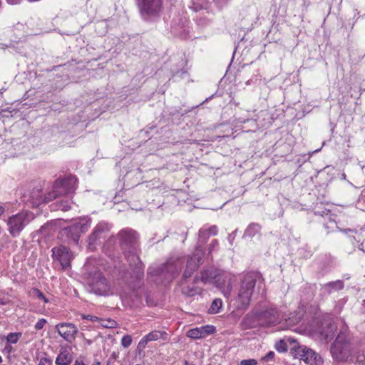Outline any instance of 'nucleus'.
<instances>
[{
	"instance_id": "36",
	"label": "nucleus",
	"mask_w": 365,
	"mask_h": 365,
	"mask_svg": "<svg viewBox=\"0 0 365 365\" xmlns=\"http://www.w3.org/2000/svg\"><path fill=\"white\" fill-rule=\"evenodd\" d=\"M217 245H218V243H217V240H213V241L212 242V243L210 245L208 255H210V254H211L212 250H214V248H215V247H217Z\"/></svg>"
},
{
	"instance_id": "7",
	"label": "nucleus",
	"mask_w": 365,
	"mask_h": 365,
	"mask_svg": "<svg viewBox=\"0 0 365 365\" xmlns=\"http://www.w3.org/2000/svg\"><path fill=\"white\" fill-rule=\"evenodd\" d=\"M34 219V215L28 211H23L11 215L7 220L8 231L13 237H16L24 228Z\"/></svg>"
},
{
	"instance_id": "25",
	"label": "nucleus",
	"mask_w": 365,
	"mask_h": 365,
	"mask_svg": "<svg viewBox=\"0 0 365 365\" xmlns=\"http://www.w3.org/2000/svg\"><path fill=\"white\" fill-rule=\"evenodd\" d=\"M182 292L184 294L192 297L200 293L201 289L196 286H192L191 287L190 286L183 285L182 287Z\"/></svg>"
},
{
	"instance_id": "37",
	"label": "nucleus",
	"mask_w": 365,
	"mask_h": 365,
	"mask_svg": "<svg viewBox=\"0 0 365 365\" xmlns=\"http://www.w3.org/2000/svg\"><path fill=\"white\" fill-rule=\"evenodd\" d=\"M61 207L63 210H68L70 208V205L67 202H62L61 204Z\"/></svg>"
},
{
	"instance_id": "27",
	"label": "nucleus",
	"mask_w": 365,
	"mask_h": 365,
	"mask_svg": "<svg viewBox=\"0 0 365 365\" xmlns=\"http://www.w3.org/2000/svg\"><path fill=\"white\" fill-rule=\"evenodd\" d=\"M21 336V333H17V332L10 333L7 335L6 339L9 343L16 344L18 342Z\"/></svg>"
},
{
	"instance_id": "31",
	"label": "nucleus",
	"mask_w": 365,
	"mask_h": 365,
	"mask_svg": "<svg viewBox=\"0 0 365 365\" xmlns=\"http://www.w3.org/2000/svg\"><path fill=\"white\" fill-rule=\"evenodd\" d=\"M82 318L84 319L90 320L91 322H96L98 324H99L100 319H101V318H99L98 317H96V316H93V315H90V314H88V315L83 314L82 315Z\"/></svg>"
},
{
	"instance_id": "12",
	"label": "nucleus",
	"mask_w": 365,
	"mask_h": 365,
	"mask_svg": "<svg viewBox=\"0 0 365 365\" xmlns=\"http://www.w3.org/2000/svg\"><path fill=\"white\" fill-rule=\"evenodd\" d=\"M55 329L58 334L68 343H72L76 339L78 331L77 327L69 322L59 323L56 325Z\"/></svg>"
},
{
	"instance_id": "1",
	"label": "nucleus",
	"mask_w": 365,
	"mask_h": 365,
	"mask_svg": "<svg viewBox=\"0 0 365 365\" xmlns=\"http://www.w3.org/2000/svg\"><path fill=\"white\" fill-rule=\"evenodd\" d=\"M77 179L75 176H68L62 180H58L55 182L53 191L48 194L47 196L43 197L40 194V190H34L31 193L29 199L33 207H38L43 202H48L57 197L69 195L73 193L76 188Z\"/></svg>"
},
{
	"instance_id": "2",
	"label": "nucleus",
	"mask_w": 365,
	"mask_h": 365,
	"mask_svg": "<svg viewBox=\"0 0 365 365\" xmlns=\"http://www.w3.org/2000/svg\"><path fill=\"white\" fill-rule=\"evenodd\" d=\"M262 283L260 275L257 272H249L244 275L237 296L239 309H245L249 305L252 295Z\"/></svg>"
},
{
	"instance_id": "28",
	"label": "nucleus",
	"mask_w": 365,
	"mask_h": 365,
	"mask_svg": "<svg viewBox=\"0 0 365 365\" xmlns=\"http://www.w3.org/2000/svg\"><path fill=\"white\" fill-rule=\"evenodd\" d=\"M275 349L279 352H285L287 351V345L283 340H280L275 344Z\"/></svg>"
},
{
	"instance_id": "21",
	"label": "nucleus",
	"mask_w": 365,
	"mask_h": 365,
	"mask_svg": "<svg viewBox=\"0 0 365 365\" xmlns=\"http://www.w3.org/2000/svg\"><path fill=\"white\" fill-rule=\"evenodd\" d=\"M209 4L208 0H191L189 7L194 11L197 12L202 9H207Z\"/></svg>"
},
{
	"instance_id": "17",
	"label": "nucleus",
	"mask_w": 365,
	"mask_h": 365,
	"mask_svg": "<svg viewBox=\"0 0 365 365\" xmlns=\"http://www.w3.org/2000/svg\"><path fill=\"white\" fill-rule=\"evenodd\" d=\"M167 333L165 331L155 330L153 331L145 336H144L138 343V346L141 348H144L145 345L152 341H156L159 339H163L164 340L167 339Z\"/></svg>"
},
{
	"instance_id": "23",
	"label": "nucleus",
	"mask_w": 365,
	"mask_h": 365,
	"mask_svg": "<svg viewBox=\"0 0 365 365\" xmlns=\"http://www.w3.org/2000/svg\"><path fill=\"white\" fill-rule=\"evenodd\" d=\"M222 308V301L221 300V299H219V298L215 299L212 301V302L210 305V307L209 308L208 313L212 314H217L220 312Z\"/></svg>"
},
{
	"instance_id": "26",
	"label": "nucleus",
	"mask_w": 365,
	"mask_h": 365,
	"mask_svg": "<svg viewBox=\"0 0 365 365\" xmlns=\"http://www.w3.org/2000/svg\"><path fill=\"white\" fill-rule=\"evenodd\" d=\"M99 325L103 328L112 329L115 328L117 326V322L110 318L108 319H102L101 318Z\"/></svg>"
},
{
	"instance_id": "34",
	"label": "nucleus",
	"mask_w": 365,
	"mask_h": 365,
	"mask_svg": "<svg viewBox=\"0 0 365 365\" xmlns=\"http://www.w3.org/2000/svg\"><path fill=\"white\" fill-rule=\"evenodd\" d=\"M257 361L255 359H245L240 361V365H256Z\"/></svg>"
},
{
	"instance_id": "33",
	"label": "nucleus",
	"mask_w": 365,
	"mask_h": 365,
	"mask_svg": "<svg viewBox=\"0 0 365 365\" xmlns=\"http://www.w3.org/2000/svg\"><path fill=\"white\" fill-rule=\"evenodd\" d=\"M38 365H53V363L51 359L43 357L40 359Z\"/></svg>"
},
{
	"instance_id": "35",
	"label": "nucleus",
	"mask_w": 365,
	"mask_h": 365,
	"mask_svg": "<svg viewBox=\"0 0 365 365\" xmlns=\"http://www.w3.org/2000/svg\"><path fill=\"white\" fill-rule=\"evenodd\" d=\"M274 357V351H269L268 352L266 356L264 357V359L267 361H271Z\"/></svg>"
},
{
	"instance_id": "5",
	"label": "nucleus",
	"mask_w": 365,
	"mask_h": 365,
	"mask_svg": "<svg viewBox=\"0 0 365 365\" xmlns=\"http://www.w3.org/2000/svg\"><path fill=\"white\" fill-rule=\"evenodd\" d=\"M86 281L90 292L97 295L108 296L115 294L113 287L97 269L87 274Z\"/></svg>"
},
{
	"instance_id": "6",
	"label": "nucleus",
	"mask_w": 365,
	"mask_h": 365,
	"mask_svg": "<svg viewBox=\"0 0 365 365\" xmlns=\"http://www.w3.org/2000/svg\"><path fill=\"white\" fill-rule=\"evenodd\" d=\"M141 17L146 21L158 18L163 10V0H135Z\"/></svg>"
},
{
	"instance_id": "38",
	"label": "nucleus",
	"mask_w": 365,
	"mask_h": 365,
	"mask_svg": "<svg viewBox=\"0 0 365 365\" xmlns=\"http://www.w3.org/2000/svg\"><path fill=\"white\" fill-rule=\"evenodd\" d=\"M74 365H86L81 359H77L75 361Z\"/></svg>"
},
{
	"instance_id": "8",
	"label": "nucleus",
	"mask_w": 365,
	"mask_h": 365,
	"mask_svg": "<svg viewBox=\"0 0 365 365\" xmlns=\"http://www.w3.org/2000/svg\"><path fill=\"white\" fill-rule=\"evenodd\" d=\"M91 226V220L87 217L79 219L71 225L65 227L61 231L62 237L66 236L68 240L77 242L80 234L88 231Z\"/></svg>"
},
{
	"instance_id": "45",
	"label": "nucleus",
	"mask_w": 365,
	"mask_h": 365,
	"mask_svg": "<svg viewBox=\"0 0 365 365\" xmlns=\"http://www.w3.org/2000/svg\"><path fill=\"white\" fill-rule=\"evenodd\" d=\"M1 362H2V358H1V356H0V363H1Z\"/></svg>"
},
{
	"instance_id": "19",
	"label": "nucleus",
	"mask_w": 365,
	"mask_h": 365,
	"mask_svg": "<svg viewBox=\"0 0 365 365\" xmlns=\"http://www.w3.org/2000/svg\"><path fill=\"white\" fill-rule=\"evenodd\" d=\"M72 360L73 356L71 350L66 348H61L55 363L56 365H69Z\"/></svg>"
},
{
	"instance_id": "44",
	"label": "nucleus",
	"mask_w": 365,
	"mask_h": 365,
	"mask_svg": "<svg viewBox=\"0 0 365 365\" xmlns=\"http://www.w3.org/2000/svg\"><path fill=\"white\" fill-rule=\"evenodd\" d=\"M185 365H195L193 364H189L187 361H185Z\"/></svg>"
},
{
	"instance_id": "13",
	"label": "nucleus",
	"mask_w": 365,
	"mask_h": 365,
	"mask_svg": "<svg viewBox=\"0 0 365 365\" xmlns=\"http://www.w3.org/2000/svg\"><path fill=\"white\" fill-rule=\"evenodd\" d=\"M203 255L204 253L200 247H197L193 255L187 262L186 269L183 274L184 278L190 277L197 269L199 264L202 263Z\"/></svg>"
},
{
	"instance_id": "15",
	"label": "nucleus",
	"mask_w": 365,
	"mask_h": 365,
	"mask_svg": "<svg viewBox=\"0 0 365 365\" xmlns=\"http://www.w3.org/2000/svg\"><path fill=\"white\" fill-rule=\"evenodd\" d=\"M282 316L278 312L275 308H268L262 312L259 315V319L265 325H272L278 323L282 319Z\"/></svg>"
},
{
	"instance_id": "43",
	"label": "nucleus",
	"mask_w": 365,
	"mask_h": 365,
	"mask_svg": "<svg viewBox=\"0 0 365 365\" xmlns=\"http://www.w3.org/2000/svg\"><path fill=\"white\" fill-rule=\"evenodd\" d=\"M93 365H101V363L99 361H97L96 363L93 364Z\"/></svg>"
},
{
	"instance_id": "42",
	"label": "nucleus",
	"mask_w": 365,
	"mask_h": 365,
	"mask_svg": "<svg viewBox=\"0 0 365 365\" xmlns=\"http://www.w3.org/2000/svg\"><path fill=\"white\" fill-rule=\"evenodd\" d=\"M362 309L363 312H365V299L362 302Z\"/></svg>"
},
{
	"instance_id": "24",
	"label": "nucleus",
	"mask_w": 365,
	"mask_h": 365,
	"mask_svg": "<svg viewBox=\"0 0 365 365\" xmlns=\"http://www.w3.org/2000/svg\"><path fill=\"white\" fill-rule=\"evenodd\" d=\"M217 232V228L216 226H212L208 230L201 229L199 231V237L200 239L203 240V242L206 240V238L210 235H215Z\"/></svg>"
},
{
	"instance_id": "20",
	"label": "nucleus",
	"mask_w": 365,
	"mask_h": 365,
	"mask_svg": "<svg viewBox=\"0 0 365 365\" xmlns=\"http://www.w3.org/2000/svg\"><path fill=\"white\" fill-rule=\"evenodd\" d=\"M336 326L334 322H324L319 331L320 335L325 339L334 336Z\"/></svg>"
},
{
	"instance_id": "10",
	"label": "nucleus",
	"mask_w": 365,
	"mask_h": 365,
	"mask_svg": "<svg viewBox=\"0 0 365 365\" xmlns=\"http://www.w3.org/2000/svg\"><path fill=\"white\" fill-rule=\"evenodd\" d=\"M181 267V263L178 260L170 259L166 264L159 267H150L148 269L150 275L164 276L167 279H173L175 274L178 273Z\"/></svg>"
},
{
	"instance_id": "11",
	"label": "nucleus",
	"mask_w": 365,
	"mask_h": 365,
	"mask_svg": "<svg viewBox=\"0 0 365 365\" xmlns=\"http://www.w3.org/2000/svg\"><path fill=\"white\" fill-rule=\"evenodd\" d=\"M51 252L53 262H58L62 269L65 270L71 267V262L74 258V255L68 247L59 245L54 247Z\"/></svg>"
},
{
	"instance_id": "39",
	"label": "nucleus",
	"mask_w": 365,
	"mask_h": 365,
	"mask_svg": "<svg viewBox=\"0 0 365 365\" xmlns=\"http://www.w3.org/2000/svg\"><path fill=\"white\" fill-rule=\"evenodd\" d=\"M6 1L9 4L14 5V4H17L20 3L21 0H6Z\"/></svg>"
},
{
	"instance_id": "40",
	"label": "nucleus",
	"mask_w": 365,
	"mask_h": 365,
	"mask_svg": "<svg viewBox=\"0 0 365 365\" xmlns=\"http://www.w3.org/2000/svg\"><path fill=\"white\" fill-rule=\"evenodd\" d=\"M5 210V207L2 205H0V217L4 213Z\"/></svg>"
},
{
	"instance_id": "30",
	"label": "nucleus",
	"mask_w": 365,
	"mask_h": 365,
	"mask_svg": "<svg viewBox=\"0 0 365 365\" xmlns=\"http://www.w3.org/2000/svg\"><path fill=\"white\" fill-rule=\"evenodd\" d=\"M132 343V338L130 335H125L121 339V345L127 348Z\"/></svg>"
},
{
	"instance_id": "14",
	"label": "nucleus",
	"mask_w": 365,
	"mask_h": 365,
	"mask_svg": "<svg viewBox=\"0 0 365 365\" xmlns=\"http://www.w3.org/2000/svg\"><path fill=\"white\" fill-rule=\"evenodd\" d=\"M110 230V225L108 222H100L95 227L92 234L89 236V248L92 250V246L96 244V241L101 237H105Z\"/></svg>"
},
{
	"instance_id": "18",
	"label": "nucleus",
	"mask_w": 365,
	"mask_h": 365,
	"mask_svg": "<svg viewBox=\"0 0 365 365\" xmlns=\"http://www.w3.org/2000/svg\"><path fill=\"white\" fill-rule=\"evenodd\" d=\"M330 351L336 361H342V339L340 337V333L337 335L336 339L331 344Z\"/></svg>"
},
{
	"instance_id": "3",
	"label": "nucleus",
	"mask_w": 365,
	"mask_h": 365,
	"mask_svg": "<svg viewBox=\"0 0 365 365\" xmlns=\"http://www.w3.org/2000/svg\"><path fill=\"white\" fill-rule=\"evenodd\" d=\"M120 247L125 258L131 266L141 269L142 263L138 255V236L135 231L129 229L123 230L119 233Z\"/></svg>"
},
{
	"instance_id": "29",
	"label": "nucleus",
	"mask_w": 365,
	"mask_h": 365,
	"mask_svg": "<svg viewBox=\"0 0 365 365\" xmlns=\"http://www.w3.org/2000/svg\"><path fill=\"white\" fill-rule=\"evenodd\" d=\"M33 293L39 299L43 300L45 303H48V299L44 296L43 292H41L38 289L34 288L33 289Z\"/></svg>"
},
{
	"instance_id": "41",
	"label": "nucleus",
	"mask_w": 365,
	"mask_h": 365,
	"mask_svg": "<svg viewBox=\"0 0 365 365\" xmlns=\"http://www.w3.org/2000/svg\"><path fill=\"white\" fill-rule=\"evenodd\" d=\"M5 350H6L9 353H10L12 350V347L10 345H6L5 346Z\"/></svg>"
},
{
	"instance_id": "9",
	"label": "nucleus",
	"mask_w": 365,
	"mask_h": 365,
	"mask_svg": "<svg viewBox=\"0 0 365 365\" xmlns=\"http://www.w3.org/2000/svg\"><path fill=\"white\" fill-rule=\"evenodd\" d=\"M294 358L304 361L309 365H322V358L312 349L305 346H295L292 349Z\"/></svg>"
},
{
	"instance_id": "32",
	"label": "nucleus",
	"mask_w": 365,
	"mask_h": 365,
	"mask_svg": "<svg viewBox=\"0 0 365 365\" xmlns=\"http://www.w3.org/2000/svg\"><path fill=\"white\" fill-rule=\"evenodd\" d=\"M46 323H47V321L46 319H41L35 324V329L36 330H40V329H43V327L45 326V324Z\"/></svg>"
},
{
	"instance_id": "22",
	"label": "nucleus",
	"mask_w": 365,
	"mask_h": 365,
	"mask_svg": "<svg viewBox=\"0 0 365 365\" xmlns=\"http://www.w3.org/2000/svg\"><path fill=\"white\" fill-rule=\"evenodd\" d=\"M260 229L261 227L259 225L256 223H252L245 230L244 237H252L259 232Z\"/></svg>"
},
{
	"instance_id": "16",
	"label": "nucleus",
	"mask_w": 365,
	"mask_h": 365,
	"mask_svg": "<svg viewBox=\"0 0 365 365\" xmlns=\"http://www.w3.org/2000/svg\"><path fill=\"white\" fill-rule=\"evenodd\" d=\"M215 330V327L212 325L195 327L187 331V336L194 339H202L214 334Z\"/></svg>"
},
{
	"instance_id": "4",
	"label": "nucleus",
	"mask_w": 365,
	"mask_h": 365,
	"mask_svg": "<svg viewBox=\"0 0 365 365\" xmlns=\"http://www.w3.org/2000/svg\"><path fill=\"white\" fill-rule=\"evenodd\" d=\"M200 280L204 284L212 283L221 291L224 297L229 298L231 296L235 276L226 272H219L214 274L212 271L205 270L200 274V278H196L195 282Z\"/></svg>"
}]
</instances>
